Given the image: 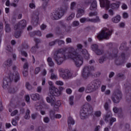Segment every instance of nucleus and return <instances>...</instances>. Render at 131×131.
Listing matches in <instances>:
<instances>
[{
    "label": "nucleus",
    "mask_w": 131,
    "mask_h": 131,
    "mask_svg": "<svg viewBox=\"0 0 131 131\" xmlns=\"http://www.w3.org/2000/svg\"><path fill=\"white\" fill-rule=\"evenodd\" d=\"M25 27H26V20H23L14 26V30H17V29H20V28L23 29Z\"/></svg>",
    "instance_id": "nucleus-15"
},
{
    "label": "nucleus",
    "mask_w": 131,
    "mask_h": 131,
    "mask_svg": "<svg viewBox=\"0 0 131 131\" xmlns=\"http://www.w3.org/2000/svg\"><path fill=\"white\" fill-rule=\"evenodd\" d=\"M12 65H13V61H12V59H8L7 60L4 62L3 67L6 69H8V68H9V67H11Z\"/></svg>",
    "instance_id": "nucleus-16"
},
{
    "label": "nucleus",
    "mask_w": 131,
    "mask_h": 131,
    "mask_svg": "<svg viewBox=\"0 0 131 131\" xmlns=\"http://www.w3.org/2000/svg\"><path fill=\"white\" fill-rule=\"evenodd\" d=\"M5 31L7 33H9V32H11V26H10V24H7V22L5 23Z\"/></svg>",
    "instance_id": "nucleus-32"
},
{
    "label": "nucleus",
    "mask_w": 131,
    "mask_h": 131,
    "mask_svg": "<svg viewBox=\"0 0 131 131\" xmlns=\"http://www.w3.org/2000/svg\"><path fill=\"white\" fill-rule=\"evenodd\" d=\"M47 62L50 67H54L55 65V63H54V61H53V59L52 58V57H48L47 58Z\"/></svg>",
    "instance_id": "nucleus-26"
},
{
    "label": "nucleus",
    "mask_w": 131,
    "mask_h": 131,
    "mask_svg": "<svg viewBox=\"0 0 131 131\" xmlns=\"http://www.w3.org/2000/svg\"><path fill=\"white\" fill-rule=\"evenodd\" d=\"M16 31L15 32V36L16 38H18V37H20L21 36V34L22 33V31H21V29H18L17 30H15Z\"/></svg>",
    "instance_id": "nucleus-29"
},
{
    "label": "nucleus",
    "mask_w": 131,
    "mask_h": 131,
    "mask_svg": "<svg viewBox=\"0 0 131 131\" xmlns=\"http://www.w3.org/2000/svg\"><path fill=\"white\" fill-rule=\"evenodd\" d=\"M83 15H84V10L80 8L78 9L77 11V18H80V17L83 16Z\"/></svg>",
    "instance_id": "nucleus-18"
},
{
    "label": "nucleus",
    "mask_w": 131,
    "mask_h": 131,
    "mask_svg": "<svg viewBox=\"0 0 131 131\" xmlns=\"http://www.w3.org/2000/svg\"><path fill=\"white\" fill-rule=\"evenodd\" d=\"M24 70H28V62H26L24 64Z\"/></svg>",
    "instance_id": "nucleus-52"
},
{
    "label": "nucleus",
    "mask_w": 131,
    "mask_h": 131,
    "mask_svg": "<svg viewBox=\"0 0 131 131\" xmlns=\"http://www.w3.org/2000/svg\"><path fill=\"white\" fill-rule=\"evenodd\" d=\"M120 6V3L119 2H116L115 3H112L110 4V8L113 10H118Z\"/></svg>",
    "instance_id": "nucleus-17"
},
{
    "label": "nucleus",
    "mask_w": 131,
    "mask_h": 131,
    "mask_svg": "<svg viewBox=\"0 0 131 131\" xmlns=\"http://www.w3.org/2000/svg\"><path fill=\"white\" fill-rule=\"evenodd\" d=\"M30 114V111L29 110H27L26 113V115L25 116V119H29V118H30V115H29Z\"/></svg>",
    "instance_id": "nucleus-40"
},
{
    "label": "nucleus",
    "mask_w": 131,
    "mask_h": 131,
    "mask_svg": "<svg viewBox=\"0 0 131 131\" xmlns=\"http://www.w3.org/2000/svg\"><path fill=\"white\" fill-rule=\"evenodd\" d=\"M112 32H113V30H110L108 28H104L102 30L101 33L97 36V38L99 40H102V39H109V38L112 35Z\"/></svg>",
    "instance_id": "nucleus-7"
},
{
    "label": "nucleus",
    "mask_w": 131,
    "mask_h": 131,
    "mask_svg": "<svg viewBox=\"0 0 131 131\" xmlns=\"http://www.w3.org/2000/svg\"><path fill=\"white\" fill-rule=\"evenodd\" d=\"M90 22L92 23H100L101 22V19L99 16H96L95 18H90Z\"/></svg>",
    "instance_id": "nucleus-25"
},
{
    "label": "nucleus",
    "mask_w": 131,
    "mask_h": 131,
    "mask_svg": "<svg viewBox=\"0 0 131 131\" xmlns=\"http://www.w3.org/2000/svg\"><path fill=\"white\" fill-rule=\"evenodd\" d=\"M77 49L71 47L69 48L67 57L72 60L76 67H80L83 64L84 55L89 56L88 51L82 49V45L78 43L76 45Z\"/></svg>",
    "instance_id": "nucleus-1"
},
{
    "label": "nucleus",
    "mask_w": 131,
    "mask_h": 131,
    "mask_svg": "<svg viewBox=\"0 0 131 131\" xmlns=\"http://www.w3.org/2000/svg\"><path fill=\"white\" fill-rule=\"evenodd\" d=\"M50 114V117L51 118V119H55V111L53 110H51L49 112Z\"/></svg>",
    "instance_id": "nucleus-39"
},
{
    "label": "nucleus",
    "mask_w": 131,
    "mask_h": 131,
    "mask_svg": "<svg viewBox=\"0 0 131 131\" xmlns=\"http://www.w3.org/2000/svg\"><path fill=\"white\" fill-rule=\"evenodd\" d=\"M30 36H34V35L41 36V32H40V31H34V32L30 33Z\"/></svg>",
    "instance_id": "nucleus-23"
},
{
    "label": "nucleus",
    "mask_w": 131,
    "mask_h": 131,
    "mask_svg": "<svg viewBox=\"0 0 131 131\" xmlns=\"http://www.w3.org/2000/svg\"><path fill=\"white\" fill-rule=\"evenodd\" d=\"M73 26H74L75 27H76L79 25V21H74L72 23Z\"/></svg>",
    "instance_id": "nucleus-54"
},
{
    "label": "nucleus",
    "mask_w": 131,
    "mask_h": 131,
    "mask_svg": "<svg viewBox=\"0 0 131 131\" xmlns=\"http://www.w3.org/2000/svg\"><path fill=\"white\" fill-rule=\"evenodd\" d=\"M126 47V45H125V43H122L120 47V50H124Z\"/></svg>",
    "instance_id": "nucleus-62"
},
{
    "label": "nucleus",
    "mask_w": 131,
    "mask_h": 131,
    "mask_svg": "<svg viewBox=\"0 0 131 131\" xmlns=\"http://www.w3.org/2000/svg\"><path fill=\"white\" fill-rule=\"evenodd\" d=\"M56 42H57L59 46H61V45H64V43H65V42L63 40L59 39H56Z\"/></svg>",
    "instance_id": "nucleus-55"
},
{
    "label": "nucleus",
    "mask_w": 131,
    "mask_h": 131,
    "mask_svg": "<svg viewBox=\"0 0 131 131\" xmlns=\"http://www.w3.org/2000/svg\"><path fill=\"white\" fill-rule=\"evenodd\" d=\"M95 54H96V55H102L103 54V53H104V51L103 50H101L100 49H97V50H96L95 51Z\"/></svg>",
    "instance_id": "nucleus-44"
},
{
    "label": "nucleus",
    "mask_w": 131,
    "mask_h": 131,
    "mask_svg": "<svg viewBox=\"0 0 131 131\" xmlns=\"http://www.w3.org/2000/svg\"><path fill=\"white\" fill-rule=\"evenodd\" d=\"M8 92L10 94H15L17 92V88L16 87H10L8 89Z\"/></svg>",
    "instance_id": "nucleus-33"
},
{
    "label": "nucleus",
    "mask_w": 131,
    "mask_h": 131,
    "mask_svg": "<svg viewBox=\"0 0 131 131\" xmlns=\"http://www.w3.org/2000/svg\"><path fill=\"white\" fill-rule=\"evenodd\" d=\"M93 111V107L88 103L83 105L82 109L80 112V117L81 119H85L88 117V112Z\"/></svg>",
    "instance_id": "nucleus-8"
},
{
    "label": "nucleus",
    "mask_w": 131,
    "mask_h": 131,
    "mask_svg": "<svg viewBox=\"0 0 131 131\" xmlns=\"http://www.w3.org/2000/svg\"><path fill=\"white\" fill-rule=\"evenodd\" d=\"M80 22L81 23H85V22H90V18L89 17H83L80 19Z\"/></svg>",
    "instance_id": "nucleus-36"
},
{
    "label": "nucleus",
    "mask_w": 131,
    "mask_h": 131,
    "mask_svg": "<svg viewBox=\"0 0 131 131\" xmlns=\"http://www.w3.org/2000/svg\"><path fill=\"white\" fill-rule=\"evenodd\" d=\"M114 113H118L120 110H121V108H118L117 107H114L113 109Z\"/></svg>",
    "instance_id": "nucleus-53"
},
{
    "label": "nucleus",
    "mask_w": 131,
    "mask_h": 131,
    "mask_svg": "<svg viewBox=\"0 0 131 131\" xmlns=\"http://www.w3.org/2000/svg\"><path fill=\"white\" fill-rule=\"evenodd\" d=\"M99 46L97 44H93L91 46V49L93 52H95L98 49Z\"/></svg>",
    "instance_id": "nucleus-37"
},
{
    "label": "nucleus",
    "mask_w": 131,
    "mask_h": 131,
    "mask_svg": "<svg viewBox=\"0 0 131 131\" xmlns=\"http://www.w3.org/2000/svg\"><path fill=\"white\" fill-rule=\"evenodd\" d=\"M68 123L69 124V128H70V126L73 125L75 123V121L74 120L72 117H70L68 119Z\"/></svg>",
    "instance_id": "nucleus-27"
},
{
    "label": "nucleus",
    "mask_w": 131,
    "mask_h": 131,
    "mask_svg": "<svg viewBox=\"0 0 131 131\" xmlns=\"http://www.w3.org/2000/svg\"><path fill=\"white\" fill-rule=\"evenodd\" d=\"M104 108L106 111H107V112H111L110 111V106H109V104H108V102H106L104 104Z\"/></svg>",
    "instance_id": "nucleus-38"
},
{
    "label": "nucleus",
    "mask_w": 131,
    "mask_h": 131,
    "mask_svg": "<svg viewBox=\"0 0 131 131\" xmlns=\"http://www.w3.org/2000/svg\"><path fill=\"white\" fill-rule=\"evenodd\" d=\"M101 8H105V10H109L110 8V1L109 0H99Z\"/></svg>",
    "instance_id": "nucleus-14"
},
{
    "label": "nucleus",
    "mask_w": 131,
    "mask_h": 131,
    "mask_svg": "<svg viewBox=\"0 0 131 131\" xmlns=\"http://www.w3.org/2000/svg\"><path fill=\"white\" fill-rule=\"evenodd\" d=\"M68 9H69V5L64 4L58 10L51 13L50 16L52 20H59L64 16V14L67 12Z\"/></svg>",
    "instance_id": "nucleus-4"
},
{
    "label": "nucleus",
    "mask_w": 131,
    "mask_h": 131,
    "mask_svg": "<svg viewBox=\"0 0 131 131\" xmlns=\"http://www.w3.org/2000/svg\"><path fill=\"white\" fill-rule=\"evenodd\" d=\"M101 83L99 80H94V81L90 82L86 86L85 92L87 94H90V93H93L95 91H97L98 89L100 88Z\"/></svg>",
    "instance_id": "nucleus-6"
},
{
    "label": "nucleus",
    "mask_w": 131,
    "mask_h": 131,
    "mask_svg": "<svg viewBox=\"0 0 131 131\" xmlns=\"http://www.w3.org/2000/svg\"><path fill=\"white\" fill-rule=\"evenodd\" d=\"M76 6V2H73L71 3L70 9L73 10Z\"/></svg>",
    "instance_id": "nucleus-41"
},
{
    "label": "nucleus",
    "mask_w": 131,
    "mask_h": 131,
    "mask_svg": "<svg viewBox=\"0 0 131 131\" xmlns=\"http://www.w3.org/2000/svg\"><path fill=\"white\" fill-rule=\"evenodd\" d=\"M38 15H39L38 11L34 12L32 15V23L34 26H37V25H38V20L39 19L38 17Z\"/></svg>",
    "instance_id": "nucleus-13"
},
{
    "label": "nucleus",
    "mask_w": 131,
    "mask_h": 131,
    "mask_svg": "<svg viewBox=\"0 0 131 131\" xmlns=\"http://www.w3.org/2000/svg\"><path fill=\"white\" fill-rule=\"evenodd\" d=\"M20 53L21 56H24L25 57H27L28 56V54H27V53L25 51H21Z\"/></svg>",
    "instance_id": "nucleus-63"
},
{
    "label": "nucleus",
    "mask_w": 131,
    "mask_h": 131,
    "mask_svg": "<svg viewBox=\"0 0 131 131\" xmlns=\"http://www.w3.org/2000/svg\"><path fill=\"white\" fill-rule=\"evenodd\" d=\"M98 15V12H90L89 13V17H93V16H97Z\"/></svg>",
    "instance_id": "nucleus-51"
},
{
    "label": "nucleus",
    "mask_w": 131,
    "mask_h": 131,
    "mask_svg": "<svg viewBox=\"0 0 131 131\" xmlns=\"http://www.w3.org/2000/svg\"><path fill=\"white\" fill-rule=\"evenodd\" d=\"M31 98L32 100L33 101H37V100H39V94H33L31 95Z\"/></svg>",
    "instance_id": "nucleus-24"
},
{
    "label": "nucleus",
    "mask_w": 131,
    "mask_h": 131,
    "mask_svg": "<svg viewBox=\"0 0 131 131\" xmlns=\"http://www.w3.org/2000/svg\"><path fill=\"white\" fill-rule=\"evenodd\" d=\"M120 19H121V17L120 15H117L112 18V21L113 23H118L120 21Z\"/></svg>",
    "instance_id": "nucleus-22"
},
{
    "label": "nucleus",
    "mask_w": 131,
    "mask_h": 131,
    "mask_svg": "<svg viewBox=\"0 0 131 131\" xmlns=\"http://www.w3.org/2000/svg\"><path fill=\"white\" fill-rule=\"evenodd\" d=\"M101 114H102L101 111H96L94 113V115L96 117H100L101 116Z\"/></svg>",
    "instance_id": "nucleus-47"
},
{
    "label": "nucleus",
    "mask_w": 131,
    "mask_h": 131,
    "mask_svg": "<svg viewBox=\"0 0 131 131\" xmlns=\"http://www.w3.org/2000/svg\"><path fill=\"white\" fill-rule=\"evenodd\" d=\"M121 98H122V94H121V92L119 90H115L111 96V99L114 102V103H119L120 102V100H121Z\"/></svg>",
    "instance_id": "nucleus-10"
},
{
    "label": "nucleus",
    "mask_w": 131,
    "mask_h": 131,
    "mask_svg": "<svg viewBox=\"0 0 131 131\" xmlns=\"http://www.w3.org/2000/svg\"><path fill=\"white\" fill-rule=\"evenodd\" d=\"M108 59L111 60L115 58V63L116 65H122V64H124L126 59L125 54L124 53H122L119 57H117L118 51L117 49L114 48L108 49Z\"/></svg>",
    "instance_id": "nucleus-3"
},
{
    "label": "nucleus",
    "mask_w": 131,
    "mask_h": 131,
    "mask_svg": "<svg viewBox=\"0 0 131 131\" xmlns=\"http://www.w3.org/2000/svg\"><path fill=\"white\" fill-rule=\"evenodd\" d=\"M58 72H59L60 77L64 80H68V79L72 78V76L73 75L72 73L68 69L60 68L58 70Z\"/></svg>",
    "instance_id": "nucleus-9"
},
{
    "label": "nucleus",
    "mask_w": 131,
    "mask_h": 131,
    "mask_svg": "<svg viewBox=\"0 0 131 131\" xmlns=\"http://www.w3.org/2000/svg\"><path fill=\"white\" fill-rule=\"evenodd\" d=\"M73 100H74V97L71 96L70 97L69 103H70V104L71 105H73L74 104Z\"/></svg>",
    "instance_id": "nucleus-48"
},
{
    "label": "nucleus",
    "mask_w": 131,
    "mask_h": 131,
    "mask_svg": "<svg viewBox=\"0 0 131 131\" xmlns=\"http://www.w3.org/2000/svg\"><path fill=\"white\" fill-rule=\"evenodd\" d=\"M102 18L103 19H105L106 20H107V19H108V18H109V14H107V13H105L102 15Z\"/></svg>",
    "instance_id": "nucleus-61"
},
{
    "label": "nucleus",
    "mask_w": 131,
    "mask_h": 131,
    "mask_svg": "<svg viewBox=\"0 0 131 131\" xmlns=\"http://www.w3.org/2000/svg\"><path fill=\"white\" fill-rule=\"evenodd\" d=\"M55 84H56V85H64V82H63V81H60V80H57L55 82Z\"/></svg>",
    "instance_id": "nucleus-46"
},
{
    "label": "nucleus",
    "mask_w": 131,
    "mask_h": 131,
    "mask_svg": "<svg viewBox=\"0 0 131 131\" xmlns=\"http://www.w3.org/2000/svg\"><path fill=\"white\" fill-rule=\"evenodd\" d=\"M11 123H12V125L16 126V125H17V123H18V121H17V120H16V119H13L11 121Z\"/></svg>",
    "instance_id": "nucleus-50"
},
{
    "label": "nucleus",
    "mask_w": 131,
    "mask_h": 131,
    "mask_svg": "<svg viewBox=\"0 0 131 131\" xmlns=\"http://www.w3.org/2000/svg\"><path fill=\"white\" fill-rule=\"evenodd\" d=\"M66 50L65 49H61L58 50L57 53L54 54L53 58L57 65H62L63 62L66 61Z\"/></svg>",
    "instance_id": "nucleus-5"
},
{
    "label": "nucleus",
    "mask_w": 131,
    "mask_h": 131,
    "mask_svg": "<svg viewBox=\"0 0 131 131\" xmlns=\"http://www.w3.org/2000/svg\"><path fill=\"white\" fill-rule=\"evenodd\" d=\"M16 69V66L13 67V70H14L13 73L10 74L9 75V80L11 81H14V82H17L20 80V75Z\"/></svg>",
    "instance_id": "nucleus-11"
},
{
    "label": "nucleus",
    "mask_w": 131,
    "mask_h": 131,
    "mask_svg": "<svg viewBox=\"0 0 131 131\" xmlns=\"http://www.w3.org/2000/svg\"><path fill=\"white\" fill-rule=\"evenodd\" d=\"M112 114L111 113V112H108L105 116H104L103 117L104 120H105V121H107V122L108 121H110L112 116Z\"/></svg>",
    "instance_id": "nucleus-21"
},
{
    "label": "nucleus",
    "mask_w": 131,
    "mask_h": 131,
    "mask_svg": "<svg viewBox=\"0 0 131 131\" xmlns=\"http://www.w3.org/2000/svg\"><path fill=\"white\" fill-rule=\"evenodd\" d=\"M108 12L110 16H114L115 12H114V9H108Z\"/></svg>",
    "instance_id": "nucleus-45"
},
{
    "label": "nucleus",
    "mask_w": 131,
    "mask_h": 131,
    "mask_svg": "<svg viewBox=\"0 0 131 131\" xmlns=\"http://www.w3.org/2000/svg\"><path fill=\"white\" fill-rule=\"evenodd\" d=\"M37 49H38V45L37 44L35 45V46L33 47L31 49V53L33 54H35L36 53V51H37Z\"/></svg>",
    "instance_id": "nucleus-35"
},
{
    "label": "nucleus",
    "mask_w": 131,
    "mask_h": 131,
    "mask_svg": "<svg viewBox=\"0 0 131 131\" xmlns=\"http://www.w3.org/2000/svg\"><path fill=\"white\" fill-rule=\"evenodd\" d=\"M43 4L42 5V9H46L49 6V0H42Z\"/></svg>",
    "instance_id": "nucleus-34"
},
{
    "label": "nucleus",
    "mask_w": 131,
    "mask_h": 131,
    "mask_svg": "<svg viewBox=\"0 0 131 131\" xmlns=\"http://www.w3.org/2000/svg\"><path fill=\"white\" fill-rule=\"evenodd\" d=\"M107 56L108 57H106V56H103L102 57H101L99 59V63H100V64H102V63H104V61H106V60H107V59H109V54L107 52Z\"/></svg>",
    "instance_id": "nucleus-28"
},
{
    "label": "nucleus",
    "mask_w": 131,
    "mask_h": 131,
    "mask_svg": "<svg viewBox=\"0 0 131 131\" xmlns=\"http://www.w3.org/2000/svg\"><path fill=\"white\" fill-rule=\"evenodd\" d=\"M59 77H58V74L56 73H52L50 75V79L54 80H57Z\"/></svg>",
    "instance_id": "nucleus-31"
},
{
    "label": "nucleus",
    "mask_w": 131,
    "mask_h": 131,
    "mask_svg": "<svg viewBox=\"0 0 131 131\" xmlns=\"http://www.w3.org/2000/svg\"><path fill=\"white\" fill-rule=\"evenodd\" d=\"M110 125H112L113 122H115L116 121V119L115 118H111V120H110Z\"/></svg>",
    "instance_id": "nucleus-59"
},
{
    "label": "nucleus",
    "mask_w": 131,
    "mask_h": 131,
    "mask_svg": "<svg viewBox=\"0 0 131 131\" xmlns=\"http://www.w3.org/2000/svg\"><path fill=\"white\" fill-rule=\"evenodd\" d=\"M29 7L31 9H35V3L34 1H32V3H30Z\"/></svg>",
    "instance_id": "nucleus-43"
},
{
    "label": "nucleus",
    "mask_w": 131,
    "mask_h": 131,
    "mask_svg": "<svg viewBox=\"0 0 131 131\" xmlns=\"http://www.w3.org/2000/svg\"><path fill=\"white\" fill-rule=\"evenodd\" d=\"M9 81H10V79H9L8 78H4L2 84L3 89H6L8 88V86H9Z\"/></svg>",
    "instance_id": "nucleus-19"
},
{
    "label": "nucleus",
    "mask_w": 131,
    "mask_h": 131,
    "mask_svg": "<svg viewBox=\"0 0 131 131\" xmlns=\"http://www.w3.org/2000/svg\"><path fill=\"white\" fill-rule=\"evenodd\" d=\"M49 92L50 95L46 98L47 102L53 106L54 109H58L61 106V101H56L55 97H59L61 95V91L55 86H51L49 88Z\"/></svg>",
    "instance_id": "nucleus-2"
},
{
    "label": "nucleus",
    "mask_w": 131,
    "mask_h": 131,
    "mask_svg": "<svg viewBox=\"0 0 131 131\" xmlns=\"http://www.w3.org/2000/svg\"><path fill=\"white\" fill-rule=\"evenodd\" d=\"M117 77H119V78H122V79H123L124 78V75L123 74L119 73L117 75Z\"/></svg>",
    "instance_id": "nucleus-60"
},
{
    "label": "nucleus",
    "mask_w": 131,
    "mask_h": 131,
    "mask_svg": "<svg viewBox=\"0 0 131 131\" xmlns=\"http://www.w3.org/2000/svg\"><path fill=\"white\" fill-rule=\"evenodd\" d=\"M59 24H60L62 27H63V28H64V29L66 28V24L64 23V21L60 20L59 21Z\"/></svg>",
    "instance_id": "nucleus-49"
},
{
    "label": "nucleus",
    "mask_w": 131,
    "mask_h": 131,
    "mask_svg": "<svg viewBox=\"0 0 131 131\" xmlns=\"http://www.w3.org/2000/svg\"><path fill=\"white\" fill-rule=\"evenodd\" d=\"M90 10H91V11H96L97 10V1L96 0L92 2Z\"/></svg>",
    "instance_id": "nucleus-20"
},
{
    "label": "nucleus",
    "mask_w": 131,
    "mask_h": 131,
    "mask_svg": "<svg viewBox=\"0 0 131 131\" xmlns=\"http://www.w3.org/2000/svg\"><path fill=\"white\" fill-rule=\"evenodd\" d=\"M23 74L25 77H26L28 75V71L24 70L23 71Z\"/></svg>",
    "instance_id": "nucleus-56"
},
{
    "label": "nucleus",
    "mask_w": 131,
    "mask_h": 131,
    "mask_svg": "<svg viewBox=\"0 0 131 131\" xmlns=\"http://www.w3.org/2000/svg\"><path fill=\"white\" fill-rule=\"evenodd\" d=\"M93 69L94 67L85 66L83 69V71L82 72V77H83L84 79H86V78L91 75V71Z\"/></svg>",
    "instance_id": "nucleus-12"
},
{
    "label": "nucleus",
    "mask_w": 131,
    "mask_h": 131,
    "mask_svg": "<svg viewBox=\"0 0 131 131\" xmlns=\"http://www.w3.org/2000/svg\"><path fill=\"white\" fill-rule=\"evenodd\" d=\"M4 29V25L0 24V35L3 34V30Z\"/></svg>",
    "instance_id": "nucleus-58"
},
{
    "label": "nucleus",
    "mask_w": 131,
    "mask_h": 131,
    "mask_svg": "<svg viewBox=\"0 0 131 131\" xmlns=\"http://www.w3.org/2000/svg\"><path fill=\"white\" fill-rule=\"evenodd\" d=\"M43 121L45 123H49L50 122V118L48 117H45L43 118Z\"/></svg>",
    "instance_id": "nucleus-57"
},
{
    "label": "nucleus",
    "mask_w": 131,
    "mask_h": 131,
    "mask_svg": "<svg viewBox=\"0 0 131 131\" xmlns=\"http://www.w3.org/2000/svg\"><path fill=\"white\" fill-rule=\"evenodd\" d=\"M75 17V13L72 12L69 16L67 17L66 20V21H71Z\"/></svg>",
    "instance_id": "nucleus-30"
},
{
    "label": "nucleus",
    "mask_w": 131,
    "mask_h": 131,
    "mask_svg": "<svg viewBox=\"0 0 131 131\" xmlns=\"http://www.w3.org/2000/svg\"><path fill=\"white\" fill-rule=\"evenodd\" d=\"M66 41L67 43H71L72 42V39H71V38L69 37L66 39Z\"/></svg>",
    "instance_id": "nucleus-64"
},
{
    "label": "nucleus",
    "mask_w": 131,
    "mask_h": 131,
    "mask_svg": "<svg viewBox=\"0 0 131 131\" xmlns=\"http://www.w3.org/2000/svg\"><path fill=\"white\" fill-rule=\"evenodd\" d=\"M26 88L28 91H31L32 90V86L29 82L26 83Z\"/></svg>",
    "instance_id": "nucleus-42"
}]
</instances>
